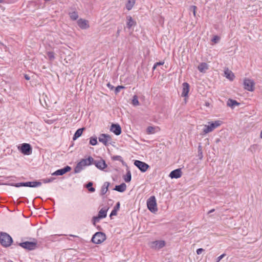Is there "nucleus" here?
Here are the masks:
<instances>
[{
	"label": "nucleus",
	"mask_w": 262,
	"mask_h": 262,
	"mask_svg": "<svg viewBox=\"0 0 262 262\" xmlns=\"http://www.w3.org/2000/svg\"><path fill=\"white\" fill-rule=\"evenodd\" d=\"M222 123V121L220 120H217L214 122H208L207 124L201 125L198 129L202 131H212L217 127L220 126Z\"/></svg>",
	"instance_id": "obj_1"
},
{
	"label": "nucleus",
	"mask_w": 262,
	"mask_h": 262,
	"mask_svg": "<svg viewBox=\"0 0 262 262\" xmlns=\"http://www.w3.org/2000/svg\"><path fill=\"white\" fill-rule=\"evenodd\" d=\"M0 243L3 247H8L12 244L13 239L9 234L6 232H1L0 233Z\"/></svg>",
	"instance_id": "obj_2"
},
{
	"label": "nucleus",
	"mask_w": 262,
	"mask_h": 262,
	"mask_svg": "<svg viewBox=\"0 0 262 262\" xmlns=\"http://www.w3.org/2000/svg\"><path fill=\"white\" fill-rule=\"evenodd\" d=\"M33 240V242L26 241L21 243L16 242L14 245H17L25 249L33 250H34L37 247V242L34 238Z\"/></svg>",
	"instance_id": "obj_3"
},
{
	"label": "nucleus",
	"mask_w": 262,
	"mask_h": 262,
	"mask_svg": "<svg viewBox=\"0 0 262 262\" xmlns=\"http://www.w3.org/2000/svg\"><path fill=\"white\" fill-rule=\"evenodd\" d=\"M147 207L148 210L152 213L158 211L156 197L154 195L150 196L147 200Z\"/></svg>",
	"instance_id": "obj_4"
},
{
	"label": "nucleus",
	"mask_w": 262,
	"mask_h": 262,
	"mask_svg": "<svg viewBox=\"0 0 262 262\" xmlns=\"http://www.w3.org/2000/svg\"><path fill=\"white\" fill-rule=\"evenodd\" d=\"M106 235L102 232H97L92 236L91 241L96 244H100L106 239Z\"/></svg>",
	"instance_id": "obj_5"
},
{
	"label": "nucleus",
	"mask_w": 262,
	"mask_h": 262,
	"mask_svg": "<svg viewBox=\"0 0 262 262\" xmlns=\"http://www.w3.org/2000/svg\"><path fill=\"white\" fill-rule=\"evenodd\" d=\"M18 149L24 155L29 156L32 152V147L29 143H24L20 144Z\"/></svg>",
	"instance_id": "obj_6"
},
{
	"label": "nucleus",
	"mask_w": 262,
	"mask_h": 262,
	"mask_svg": "<svg viewBox=\"0 0 262 262\" xmlns=\"http://www.w3.org/2000/svg\"><path fill=\"white\" fill-rule=\"evenodd\" d=\"M134 165L142 172H146L150 166L147 163L140 160H135Z\"/></svg>",
	"instance_id": "obj_7"
},
{
	"label": "nucleus",
	"mask_w": 262,
	"mask_h": 262,
	"mask_svg": "<svg viewBox=\"0 0 262 262\" xmlns=\"http://www.w3.org/2000/svg\"><path fill=\"white\" fill-rule=\"evenodd\" d=\"M254 81L252 79L245 78L244 80V89L248 91H254Z\"/></svg>",
	"instance_id": "obj_8"
},
{
	"label": "nucleus",
	"mask_w": 262,
	"mask_h": 262,
	"mask_svg": "<svg viewBox=\"0 0 262 262\" xmlns=\"http://www.w3.org/2000/svg\"><path fill=\"white\" fill-rule=\"evenodd\" d=\"M92 164L95 165V166L100 170H103L107 167V164H106L105 161L102 159L99 160H94L93 159Z\"/></svg>",
	"instance_id": "obj_9"
},
{
	"label": "nucleus",
	"mask_w": 262,
	"mask_h": 262,
	"mask_svg": "<svg viewBox=\"0 0 262 262\" xmlns=\"http://www.w3.org/2000/svg\"><path fill=\"white\" fill-rule=\"evenodd\" d=\"M98 139L99 142L106 146L108 144V142L111 141L112 137L108 134H102L100 135Z\"/></svg>",
	"instance_id": "obj_10"
},
{
	"label": "nucleus",
	"mask_w": 262,
	"mask_h": 262,
	"mask_svg": "<svg viewBox=\"0 0 262 262\" xmlns=\"http://www.w3.org/2000/svg\"><path fill=\"white\" fill-rule=\"evenodd\" d=\"M71 170V167L69 166H66L62 168L58 169L54 172L52 176H62L66 173L70 171Z\"/></svg>",
	"instance_id": "obj_11"
},
{
	"label": "nucleus",
	"mask_w": 262,
	"mask_h": 262,
	"mask_svg": "<svg viewBox=\"0 0 262 262\" xmlns=\"http://www.w3.org/2000/svg\"><path fill=\"white\" fill-rule=\"evenodd\" d=\"M165 246L164 241H156L151 243V248L155 249H160Z\"/></svg>",
	"instance_id": "obj_12"
},
{
	"label": "nucleus",
	"mask_w": 262,
	"mask_h": 262,
	"mask_svg": "<svg viewBox=\"0 0 262 262\" xmlns=\"http://www.w3.org/2000/svg\"><path fill=\"white\" fill-rule=\"evenodd\" d=\"M77 24L81 29H86L90 27L88 20L82 18H80L77 20Z\"/></svg>",
	"instance_id": "obj_13"
},
{
	"label": "nucleus",
	"mask_w": 262,
	"mask_h": 262,
	"mask_svg": "<svg viewBox=\"0 0 262 262\" xmlns=\"http://www.w3.org/2000/svg\"><path fill=\"white\" fill-rule=\"evenodd\" d=\"M182 172L181 169L180 168H178L171 171L169 174V177L171 179H178L182 176Z\"/></svg>",
	"instance_id": "obj_14"
},
{
	"label": "nucleus",
	"mask_w": 262,
	"mask_h": 262,
	"mask_svg": "<svg viewBox=\"0 0 262 262\" xmlns=\"http://www.w3.org/2000/svg\"><path fill=\"white\" fill-rule=\"evenodd\" d=\"M182 87L183 90L181 96L184 97H187L189 91V84L187 82H184L182 84Z\"/></svg>",
	"instance_id": "obj_15"
},
{
	"label": "nucleus",
	"mask_w": 262,
	"mask_h": 262,
	"mask_svg": "<svg viewBox=\"0 0 262 262\" xmlns=\"http://www.w3.org/2000/svg\"><path fill=\"white\" fill-rule=\"evenodd\" d=\"M126 27L128 29H130L132 27L136 25V21L134 20L130 15L126 16Z\"/></svg>",
	"instance_id": "obj_16"
},
{
	"label": "nucleus",
	"mask_w": 262,
	"mask_h": 262,
	"mask_svg": "<svg viewBox=\"0 0 262 262\" xmlns=\"http://www.w3.org/2000/svg\"><path fill=\"white\" fill-rule=\"evenodd\" d=\"M198 69L200 72L204 73L209 69V66L206 62H202L199 65Z\"/></svg>",
	"instance_id": "obj_17"
},
{
	"label": "nucleus",
	"mask_w": 262,
	"mask_h": 262,
	"mask_svg": "<svg viewBox=\"0 0 262 262\" xmlns=\"http://www.w3.org/2000/svg\"><path fill=\"white\" fill-rule=\"evenodd\" d=\"M239 104L240 103L236 100L232 99H229L227 102V106L231 107L232 108H234L236 106H238Z\"/></svg>",
	"instance_id": "obj_18"
},
{
	"label": "nucleus",
	"mask_w": 262,
	"mask_h": 262,
	"mask_svg": "<svg viewBox=\"0 0 262 262\" xmlns=\"http://www.w3.org/2000/svg\"><path fill=\"white\" fill-rule=\"evenodd\" d=\"M126 189V185L124 183H122L120 185L115 186L113 189L120 192H123Z\"/></svg>",
	"instance_id": "obj_19"
},
{
	"label": "nucleus",
	"mask_w": 262,
	"mask_h": 262,
	"mask_svg": "<svg viewBox=\"0 0 262 262\" xmlns=\"http://www.w3.org/2000/svg\"><path fill=\"white\" fill-rule=\"evenodd\" d=\"M108 208H103L99 212L98 214V217L99 219H104L106 217L107 211Z\"/></svg>",
	"instance_id": "obj_20"
},
{
	"label": "nucleus",
	"mask_w": 262,
	"mask_h": 262,
	"mask_svg": "<svg viewBox=\"0 0 262 262\" xmlns=\"http://www.w3.org/2000/svg\"><path fill=\"white\" fill-rule=\"evenodd\" d=\"M84 166H89L93 164V158L91 156H89L86 159H82L81 160Z\"/></svg>",
	"instance_id": "obj_21"
},
{
	"label": "nucleus",
	"mask_w": 262,
	"mask_h": 262,
	"mask_svg": "<svg viewBox=\"0 0 262 262\" xmlns=\"http://www.w3.org/2000/svg\"><path fill=\"white\" fill-rule=\"evenodd\" d=\"M41 185L40 181L26 182V187H36Z\"/></svg>",
	"instance_id": "obj_22"
},
{
	"label": "nucleus",
	"mask_w": 262,
	"mask_h": 262,
	"mask_svg": "<svg viewBox=\"0 0 262 262\" xmlns=\"http://www.w3.org/2000/svg\"><path fill=\"white\" fill-rule=\"evenodd\" d=\"M110 184V183L108 182H105L104 183V184H103V185L101 187V192H100L101 195H103L106 193V192L108 190V187Z\"/></svg>",
	"instance_id": "obj_23"
},
{
	"label": "nucleus",
	"mask_w": 262,
	"mask_h": 262,
	"mask_svg": "<svg viewBox=\"0 0 262 262\" xmlns=\"http://www.w3.org/2000/svg\"><path fill=\"white\" fill-rule=\"evenodd\" d=\"M83 166L82 162L80 160L74 168V173H79L83 169Z\"/></svg>",
	"instance_id": "obj_24"
},
{
	"label": "nucleus",
	"mask_w": 262,
	"mask_h": 262,
	"mask_svg": "<svg viewBox=\"0 0 262 262\" xmlns=\"http://www.w3.org/2000/svg\"><path fill=\"white\" fill-rule=\"evenodd\" d=\"M225 75L226 78L229 79L231 81L233 80L235 77L232 71H229L228 70L225 71Z\"/></svg>",
	"instance_id": "obj_25"
},
{
	"label": "nucleus",
	"mask_w": 262,
	"mask_h": 262,
	"mask_svg": "<svg viewBox=\"0 0 262 262\" xmlns=\"http://www.w3.org/2000/svg\"><path fill=\"white\" fill-rule=\"evenodd\" d=\"M110 131H121V127L118 123H112Z\"/></svg>",
	"instance_id": "obj_26"
},
{
	"label": "nucleus",
	"mask_w": 262,
	"mask_h": 262,
	"mask_svg": "<svg viewBox=\"0 0 262 262\" xmlns=\"http://www.w3.org/2000/svg\"><path fill=\"white\" fill-rule=\"evenodd\" d=\"M136 0H127L126 4V8L128 10H130L134 6Z\"/></svg>",
	"instance_id": "obj_27"
},
{
	"label": "nucleus",
	"mask_w": 262,
	"mask_h": 262,
	"mask_svg": "<svg viewBox=\"0 0 262 262\" xmlns=\"http://www.w3.org/2000/svg\"><path fill=\"white\" fill-rule=\"evenodd\" d=\"M112 159L114 161H119L123 165H126L125 162L123 161L122 158L120 156H114L112 157Z\"/></svg>",
	"instance_id": "obj_28"
},
{
	"label": "nucleus",
	"mask_w": 262,
	"mask_h": 262,
	"mask_svg": "<svg viewBox=\"0 0 262 262\" xmlns=\"http://www.w3.org/2000/svg\"><path fill=\"white\" fill-rule=\"evenodd\" d=\"M93 183L92 182H89L85 187L88 190L91 192H94L95 191V188L93 187Z\"/></svg>",
	"instance_id": "obj_29"
},
{
	"label": "nucleus",
	"mask_w": 262,
	"mask_h": 262,
	"mask_svg": "<svg viewBox=\"0 0 262 262\" xmlns=\"http://www.w3.org/2000/svg\"><path fill=\"white\" fill-rule=\"evenodd\" d=\"M69 15L71 18V19L73 20H76L78 18V14L76 11H73L72 12H70Z\"/></svg>",
	"instance_id": "obj_30"
},
{
	"label": "nucleus",
	"mask_w": 262,
	"mask_h": 262,
	"mask_svg": "<svg viewBox=\"0 0 262 262\" xmlns=\"http://www.w3.org/2000/svg\"><path fill=\"white\" fill-rule=\"evenodd\" d=\"M198 157L200 160H202L203 158V151H202V147L201 144H200L198 148Z\"/></svg>",
	"instance_id": "obj_31"
},
{
	"label": "nucleus",
	"mask_w": 262,
	"mask_h": 262,
	"mask_svg": "<svg viewBox=\"0 0 262 262\" xmlns=\"http://www.w3.org/2000/svg\"><path fill=\"white\" fill-rule=\"evenodd\" d=\"M131 179H132V174H131L130 171L129 170H128L127 172L126 175L124 177V180L126 182L128 183V182H130Z\"/></svg>",
	"instance_id": "obj_32"
},
{
	"label": "nucleus",
	"mask_w": 262,
	"mask_h": 262,
	"mask_svg": "<svg viewBox=\"0 0 262 262\" xmlns=\"http://www.w3.org/2000/svg\"><path fill=\"white\" fill-rule=\"evenodd\" d=\"M98 143L97 138L96 136L91 137L90 139V144L93 146L97 145Z\"/></svg>",
	"instance_id": "obj_33"
},
{
	"label": "nucleus",
	"mask_w": 262,
	"mask_h": 262,
	"mask_svg": "<svg viewBox=\"0 0 262 262\" xmlns=\"http://www.w3.org/2000/svg\"><path fill=\"white\" fill-rule=\"evenodd\" d=\"M132 104L134 106H137L139 104L138 98L137 95H134L132 99Z\"/></svg>",
	"instance_id": "obj_34"
},
{
	"label": "nucleus",
	"mask_w": 262,
	"mask_h": 262,
	"mask_svg": "<svg viewBox=\"0 0 262 262\" xmlns=\"http://www.w3.org/2000/svg\"><path fill=\"white\" fill-rule=\"evenodd\" d=\"M11 186H14L15 187H26V182H20L17 183H12L11 184Z\"/></svg>",
	"instance_id": "obj_35"
},
{
	"label": "nucleus",
	"mask_w": 262,
	"mask_h": 262,
	"mask_svg": "<svg viewBox=\"0 0 262 262\" xmlns=\"http://www.w3.org/2000/svg\"><path fill=\"white\" fill-rule=\"evenodd\" d=\"M47 55L50 60L52 61L55 59L54 53L52 51L47 52Z\"/></svg>",
	"instance_id": "obj_36"
},
{
	"label": "nucleus",
	"mask_w": 262,
	"mask_h": 262,
	"mask_svg": "<svg viewBox=\"0 0 262 262\" xmlns=\"http://www.w3.org/2000/svg\"><path fill=\"white\" fill-rule=\"evenodd\" d=\"M124 89H125V86H124L123 85H118V86H117L115 89V94H118L120 92L121 90Z\"/></svg>",
	"instance_id": "obj_37"
},
{
	"label": "nucleus",
	"mask_w": 262,
	"mask_h": 262,
	"mask_svg": "<svg viewBox=\"0 0 262 262\" xmlns=\"http://www.w3.org/2000/svg\"><path fill=\"white\" fill-rule=\"evenodd\" d=\"M54 180H55V178L51 177L50 178L43 179L42 181L44 183H48L53 182Z\"/></svg>",
	"instance_id": "obj_38"
},
{
	"label": "nucleus",
	"mask_w": 262,
	"mask_h": 262,
	"mask_svg": "<svg viewBox=\"0 0 262 262\" xmlns=\"http://www.w3.org/2000/svg\"><path fill=\"white\" fill-rule=\"evenodd\" d=\"M60 236V235H51L49 237V240L52 241V242H55V241H58V239H57L58 237Z\"/></svg>",
	"instance_id": "obj_39"
},
{
	"label": "nucleus",
	"mask_w": 262,
	"mask_h": 262,
	"mask_svg": "<svg viewBox=\"0 0 262 262\" xmlns=\"http://www.w3.org/2000/svg\"><path fill=\"white\" fill-rule=\"evenodd\" d=\"M82 133L83 132H75V134L73 137V140H76L78 138L82 135Z\"/></svg>",
	"instance_id": "obj_40"
},
{
	"label": "nucleus",
	"mask_w": 262,
	"mask_h": 262,
	"mask_svg": "<svg viewBox=\"0 0 262 262\" xmlns=\"http://www.w3.org/2000/svg\"><path fill=\"white\" fill-rule=\"evenodd\" d=\"M220 40V37L217 35H214L211 39V41L215 43H217Z\"/></svg>",
	"instance_id": "obj_41"
},
{
	"label": "nucleus",
	"mask_w": 262,
	"mask_h": 262,
	"mask_svg": "<svg viewBox=\"0 0 262 262\" xmlns=\"http://www.w3.org/2000/svg\"><path fill=\"white\" fill-rule=\"evenodd\" d=\"M100 219H99L98 217V215L96 216H93L92 218V222H93V225H95L96 223L99 222Z\"/></svg>",
	"instance_id": "obj_42"
},
{
	"label": "nucleus",
	"mask_w": 262,
	"mask_h": 262,
	"mask_svg": "<svg viewBox=\"0 0 262 262\" xmlns=\"http://www.w3.org/2000/svg\"><path fill=\"white\" fill-rule=\"evenodd\" d=\"M257 147V145L256 144H254L250 147L249 150H250L252 152H255Z\"/></svg>",
	"instance_id": "obj_43"
},
{
	"label": "nucleus",
	"mask_w": 262,
	"mask_h": 262,
	"mask_svg": "<svg viewBox=\"0 0 262 262\" xmlns=\"http://www.w3.org/2000/svg\"><path fill=\"white\" fill-rule=\"evenodd\" d=\"M120 203L119 202H118L116 205L115 206V207H114L113 209H114L115 210L118 211L119 209H120Z\"/></svg>",
	"instance_id": "obj_44"
},
{
	"label": "nucleus",
	"mask_w": 262,
	"mask_h": 262,
	"mask_svg": "<svg viewBox=\"0 0 262 262\" xmlns=\"http://www.w3.org/2000/svg\"><path fill=\"white\" fill-rule=\"evenodd\" d=\"M117 214V211L115 210L114 209H113L110 215V217L112 219L113 216L116 215Z\"/></svg>",
	"instance_id": "obj_45"
},
{
	"label": "nucleus",
	"mask_w": 262,
	"mask_h": 262,
	"mask_svg": "<svg viewBox=\"0 0 262 262\" xmlns=\"http://www.w3.org/2000/svg\"><path fill=\"white\" fill-rule=\"evenodd\" d=\"M226 255V254L224 253L219 256L216 259V262H219L223 258H224Z\"/></svg>",
	"instance_id": "obj_46"
},
{
	"label": "nucleus",
	"mask_w": 262,
	"mask_h": 262,
	"mask_svg": "<svg viewBox=\"0 0 262 262\" xmlns=\"http://www.w3.org/2000/svg\"><path fill=\"white\" fill-rule=\"evenodd\" d=\"M204 251V249H203V248H199V249H198L196 250V252L197 254L200 255V254H201L202 253V252H203Z\"/></svg>",
	"instance_id": "obj_47"
},
{
	"label": "nucleus",
	"mask_w": 262,
	"mask_h": 262,
	"mask_svg": "<svg viewBox=\"0 0 262 262\" xmlns=\"http://www.w3.org/2000/svg\"><path fill=\"white\" fill-rule=\"evenodd\" d=\"M191 8L193 10V13L194 16H195L196 9H197V7L195 6H192Z\"/></svg>",
	"instance_id": "obj_48"
},
{
	"label": "nucleus",
	"mask_w": 262,
	"mask_h": 262,
	"mask_svg": "<svg viewBox=\"0 0 262 262\" xmlns=\"http://www.w3.org/2000/svg\"><path fill=\"white\" fill-rule=\"evenodd\" d=\"M154 129H155V127L151 126H149L146 128V131H153V130Z\"/></svg>",
	"instance_id": "obj_49"
},
{
	"label": "nucleus",
	"mask_w": 262,
	"mask_h": 262,
	"mask_svg": "<svg viewBox=\"0 0 262 262\" xmlns=\"http://www.w3.org/2000/svg\"><path fill=\"white\" fill-rule=\"evenodd\" d=\"M107 86L111 90H113L114 88V86L112 85L110 83H108L106 84Z\"/></svg>",
	"instance_id": "obj_50"
},
{
	"label": "nucleus",
	"mask_w": 262,
	"mask_h": 262,
	"mask_svg": "<svg viewBox=\"0 0 262 262\" xmlns=\"http://www.w3.org/2000/svg\"><path fill=\"white\" fill-rule=\"evenodd\" d=\"M163 64H164V62H162V61L157 62L155 63V64L157 66H161V65H163Z\"/></svg>",
	"instance_id": "obj_51"
},
{
	"label": "nucleus",
	"mask_w": 262,
	"mask_h": 262,
	"mask_svg": "<svg viewBox=\"0 0 262 262\" xmlns=\"http://www.w3.org/2000/svg\"><path fill=\"white\" fill-rule=\"evenodd\" d=\"M24 77L27 80H29L30 79V77L27 74H25Z\"/></svg>",
	"instance_id": "obj_52"
},
{
	"label": "nucleus",
	"mask_w": 262,
	"mask_h": 262,
	"mask_svg": "<svg viewBox=\"0 0 262 262\" xmlns=\"http://www.w3.org/2000/svg\"><path fill=\"white\" fill-rule=\"evenodd\" d=\"M120 31H121V29L118 28V30H117V33H116L117 36H118L119 35Z\"/></svg>",
	"instance_id": "obj_53"
},
{
	"label": "nucleus",
	"mask_w": 262,
	"mask_h": 262,
	"mask_svg": "<svg viewBox=\"0 0 262 262\" xmlns=\"http://www.w3.org/2000/svg\"><path fill=\"white\" fill-rule=\"evenodd\" d=\"M84 129H85L84 127H81V128H79L78 129H77L76 131H84Z\"/></svg>",
	"instance_id": "obj_54"
},
{
	"label": "nucleus",
	"mask_w": 262,
	"mask_h": 262,
	"mask_svg": "<svg viewBox=\"0 0 262 262\" xmlns=\"http://www.w3.org/2000/svg\"><path fill=\"white\" fill-rule=\"evenodd\" d=\"M122 132H114V133L117 135V136H119L121 134Z\"/></svg>",
	"instance_id": "obj_55"
},
{
	"label": "nucleus",
	"mask_w": 262,
	"mask_h": 262,
	"mask_svg": "<svg viewBox=\"0 0 262 262\" xmlns=\"http://www.w3.org/2000/svg\"><path fill=\"white\" fill-rule=\"evenodd\" d=\"M215 211V209H212L211 210H210L209 212H208V213H211L213 212H214Z\"/></svg>",
	"instance_id": "obj_56"
},
{
	"label": "nucleus",
	"mask_w": 262,
	"mask_h": 262,
	"mask_svg": "<svg viewBox=\"0 0 262 262\" xmlns=\"http://www.w3.org/2000/svg\"><path fill=\"white\" fill-rule=\"evenodd\" d=\"M157 66H156L155 63L154 64L153 67H152V70H155L156 69V68H157Z\"/></svg>",
	"instance_id": "obj_57"
},
{
	"label": "nucleus",
	"mask_w": 262,
	"mask_h": 262,
	"mask_svg": "<svg viewBox=\"0 0 262 262\" xmlns=\"http://www.w3.org/2000/svg\"><path fill=\"white\" fill-rule=\"evenodd\" d=\"M149 134H153L155 132H147Z\"/></svg>",
	"instance_id": "obj_58"
},
{
	"label": "nucleus",
	"mask_w": 262,
	"mask_h": 262,
	"mask_svg": "<svg viewBox=\"0 0 262 262\" xmlns=\"http://www.w3.org/2000/svg\"><path fill=\"white\" fill-rule=\"evenodd\" d=\"M260 137L262 138V132H260Z\"/></svg>",
	"instance_id": "obj_59"
},
{
	"label": "nucleus",
	"mask_w": 262,
	"mask_h": 262,
	"mask_svg": "<svg viewBox=\"0 0 262 262\" xmlns=\"http://www.w3.org/2000/svg\"><path fill=\"white\" fill-rule=\"evenodd\" d=\"M4 2V0H0V3H2Z\"/></svg>",
	"instance_id": "obj_60"
},
{
	"label": "nucleus",
	"mask_w": 262,
	"mask_h": 262,
	"mask_svg": "<svg viewBox=\"0 0 262 262\" xmlns=\"http://www.w3.org/2000/svg\"><path fill=\"white\" fill-rule=\"evenodd\" d=\"M45 2H49V1H51V0H44Z\"/></svg>",
	"instance_id": "obj_61"
},
{
	"label": "nucleus",
	"mask_w": 262,
	"mask_h": 262,
	"mask_svg": "<svg viewBox=\"0 0 262 262\" xmlns=\"http://www.w3.org/2000/svg\"><path fill=\"white\" fill-rule=\"evenodd\" d=\"M219 140H220L219 139H217V140H216V142H219Z\"/></svg>",
	"instance_id": "obj_62"
},
{
	"label": "nucleus",
	"mask_w": 262,
	"mask_h": 262,
	"mask_svg": "<svg viewBox=\"0 0 262 262\" xmlns=\"http://www.w3.org/2000/svg\"><path fill=\"white\" fill-rule=\"evenodd\" d=\"M70 236H74V235H71Z\"/></svg>",
	"instance_id": "obj_63"
},
{
	"label": "nucleus",
	"mask_w": 262,
	"mask_h": 262,
	"mask_svg": "<svg viewBox=\"0 0 262 262\" xmlns=\"http://www.w3.org/2000/svg\"><path fill=\"white\" fill-rule=\"evenodd\" d=\"M261 131H262V129H261Z\"/></svg>",
	"instance_id": "obj_64"
}]
</instances>
